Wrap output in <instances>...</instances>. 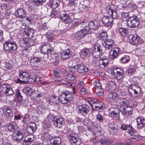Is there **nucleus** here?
<instances>
[{
    "mask_svg": "<svg viewBox=\"0 0 145 145\" xmlns=\"http://www.w3.org/2000/svg\"><path fill=\"white\" fill-rule=\"evenodd\" d=\"M53 50V47L49 43L44 44L41 48V52L42 53L52 54V53Z\"/></svg>",
    "mask_w": 145,
    "mask_h": 145,
    "instance_id": "nucleus-7",
    "label": "nucleus"
},
{
    "mask_svg": "<svg viewBox=\"0 0 145 145\" xmlns=\"http://www.w3.org/2000/svg\"><path fill=\"white\" fill-rule=\"evenodd\" d=\"M4 110H5V112L8 113H12V108L10 107L7 106L6 107H4Z\"/></svg>",
    "mask_w": 145,
    "mask_h": 145,
    "instance_id": "nucleus-62",
    "label": "nucleus"
},
{
    "mask_svg": "<svg viewBox=\"0 0 145 145\" xmlns=\"http://www.w3.org/2000/svg\"><path fill=\"white\" fill-rule=\"evenodd\" d=\"M74 30L75 33L73 35V37L76 39L79 40L83 38L88 33L89 29H80L76 31H74Z\"/></svg>",
    "mask_w": 145,
    "mask_h": 145,
    "instance_id": "nucleus-4",
    "label": "nucleus"
},
{
    "mask_svg": "<svg viewBox=\"0 0 145 145\" xmlns=\"http://www.w3.org/2000/svg\"><path fill=\"white\" fill-rule=\"evenodd\" d=\"M28 40H27V46L28 47H30L33 46L34 43V41L33 40L31 39H27Z\"/></svg>",
    "mask_w": 145,
    "mask_h": 145,
    "instance_id": "nucleus-55",
    "label": "nucleus"
},
{
    "mask_svg": "<svg viewBox=\"0 0 145 145\" xmlns=\"http://www.w3.org/2000/svg\"><path fill=\"white\" fill-rule=\"evenodd\" d=\"M52 145H60L61 143V139L57 137L52 138L50 141Z\"/></svg>",
    "mask_w": 145,
    "mask_h": 145,
    "instance_id": "nucleus-33",
    "label": "nucleus"
},
{
    "mask_svg": "<svg viewBox=\"0 0 145 145\" xmlns=\"http://www.w3.org/2000/svg\"><path fill=\"white\" fill-rule=\"evenodd\" d=\"M118 30L120 33V34L123 37L127 36L129 33L128 30L126 28H120Z\"/></svg>",
    "mask_w": 145,
    "mask_h": 145,
    "instance_id": "nucleus-37",
    "label": "nucleus"
},
{
    "mask_svg": "<svg viewBox=\"0 0 145 145\" xmlns=\"http://www.w3.org/2000/svg\"><path fill=\"white\" fill-rule=\"evenodd\" d=\"M17 45L13 41L8 40L5 42L3 44L4 51L11 53L16 49Z\"/></svg>",
    "mask_w": 145,
    "mask_h": 145,
    "instance_id": "nucleus-1",
    "label": "nucleus"
},
{
    "mask_svg": "<svg viewBox=\"0 0 145 145\" xmlns=\"http://www.w3.org/2000/svg\"><path fill=\"white\" fill-rule=\"evenodd\" d=\"M60 16L63 22L66 24H70L71 22V20L69 16L67 14H62Z\"/></svg>",
    "mask_w": 145,
    "mask_h": 145,
    "instance_id": "nucleus-26",
    "label": "nucleus"
},
{
    "mask_svg": "<svg viewBox=\"0 0 145 145\" xmlns=\"http://www.w3.org/2000/svg\"><path fill=\"white\" fill-rule=\"evenodd\" d=\"M2 82L0 83V84ZM9 85L7 83L3 84H0V89H6V88H8V87Z\"/></svg>",
    "mask_w": 145,
    "mask_h": 145,
    "instance_id": "nucleus-60",
    "label": "nucleus"
},
{
    "mask_svg": "<svg viewBox=\"0 0 145 145\" xmlns=\"http://www.w3.org/2000/svg\"><path fill=\"white\" fill-rule=\"evenodd\" d=\"M127 130H128V133H129L131 135L133 136L134 135V130L132 126L128 125Z\"/></svg>",
    "mask_w": 145,
    "mask_h": 145,
    "instance_id": "nucleus-48",
    "label": "nucleus"
},
{
    "mask_svg": "<svg viewBox=\"0 0 145 145\" xmlns=\"http://www.w3.org/2000/svg\"><path fill=\"white\" fill-rule=\"evenodd\" d=\"M78 112L82 115L85 116L88 114L90 112V108L89 106L86 104L82 105L78 107Z\"/></svg>",
    "mask_w": 145,
    "mask_h": 145,
    "instance_id": "nucleus-8",
    "label": "nucleus"
},
{
    "mask_svg": "<svg viewBox=\"0 0 145 145\" xmlns=\"http://www.w3.org/2000/svg\"><path fill=\"white\" fill-rule=\"evenodd\" d=\"M24 32L25 35L30 38L33 37L35 35L34 29L31 28L27 27L25 28Z\"/></svg>",
    "mask_w": 145,
    "mask_h": 145,
    "instance_id": "nucleus-23",
    "label": "nucleus"
},
{
    "mask_svg": "<svg viewBox=\"0 0 145 145\" xmlns=\"http://www.w3.org/2000/svg\"><path fill=\"white\" fill-rule=\"evenodd\" d=\"M108 63V60L106 57H103L100 58L99 65L101 68H104L106 66Z\"/></svg>",
    "mask_w": 145,
    "mask_h": 145,
    "instance_id": "nucleus-19",
    "label": "nucleus"
},
{
    "mask_svg": "<svg viewBox=\"0 0 145 145\" xmlns=\"http://www.w3.org/2000/svg\"><path fill=\"white\" fill-rule=\"evenodd\" d=\"M106 10L108 15L111 14L112 12L116 10V7L114 5L111 4L106 8Z\"/></svg>",
    "mask_w": 145,
    "mask_h": 145,
    "instance_id": "nucleus-38",
    "label": "nucleus"
},
{
    "mask_svg": "<svg viewBox=\"0 0 145 145\" xmlns=\"http://www.w3.org/2000/svg\"><path fill=\"white\" fill-rule=\"evenodd\" d=\"M128 91L130 96L135 97L138 96L141 93L140 88L138 86L131 85L128 88Z\"/></svg>",
    "mask_w": 145,
    "mask_h": 145,
    "instance_id": "nucleus-3",
    "label": "nucleus"
},
{
    "mask_svg": "<svg viewBox=\"0 0 145 145\" xmlns=\"http://www.w3.org/2000/svg\"><path fill=\"white\" fill-rule=\"evenodd\" d=\"M36 129L35 123L34 122H31L28 125L26 130L28 133L31 134L33 133Z\"/></svg>",
    "mask_w": 145,
    "mask_h": 145,
    "instance_id": "nucleus-22",
    "label": "nucleus"
},
{
    "mask_svg": "<svg viewBox=\"0 0 145 145\" xmlns=\"http://www.w3.org/2000/svg\"><path fill=\"white\" fill-rule=\"evenodd\" d=\"M101 130L98 129L97 127H94L93 133L96 137L100 136L101 135Z\"/></svg>",
    "mask_w": 145,
    "mask_h": 145,
    "instance_id": "nucleus-44",
    "label": "nucleus"
},
{
    "mask_svg": "<svg viewBox=\"0 0 145 145\" xmlns=\"http://www.w3.org/2000/svg\"><path fill=\"white\" fill-rule=\"evenodd\" d=\"M93 85L98 88L99 89H101V84L100 82L97 80H94L93 81Z\"/></svg>",
    "mask_w": 145,
    "mask_h": 145,
    "instance_id": "nucleus-51",
    "label": "nucleus"
},
{
    "mask_svg": "<svg viewBox=\"0 0 145 145\" xmlns=\"http://www.w3.org/2000/svg\"><path fill=\"white\" fill-rule=\"evenodd\" d=\"M105 108V106L104 104H101V106H95V109L97 110H103Z\"/></svg>",
    "mask_w": 145,
    "mask_h": 145,
    "instance_id": "nucleus-59",
    "label": "nucleus"
},
{
    "mask_svg": "<svg viewBox=\"0 0 145 145\" xmlns=\"http://www.w3.org/2000/svg\"><path fill=\"white\" fill-rule=\"evenodd\" d=\"M127 130H128V133H129L131 135L133 136L134 135V130L132 126L128 125Z\"/></svg>",
    "mask_w": 145,
    "mask_h": 145,
    "instance_id": "nucleus-50",
    "label": "nucleus"
},
{
    "mask_svg": "<svg viewBox=\"0 0 145 145\" xmlns=\"http://www.w3.org/2000/svg\"><path fill=\"white\" fill-rule=\"evenodd\" d=\"M33 136L32 135H29L26 136L24 140L23 145H31L32 142L34 140Z\"/></svg>",
    "mask_w": 145,
    "mask_h": 145,
    "instance_id": "nucleus-24",
    "label": "nucleus"
},
{
    "mask_svg": "<svg viewBox=\"0 0 145 145\" xmlns=\"http://www.w3.org/2000/svg\"><path fill=\"white\" fill-rule=\"evenodd\" d=\"M78 23V21L74 22V24H76V25L74 27V29L75 31L79 30L80 29H81L80 28L81 26H82V28H84V29H88V23L86 21L82 22L80 24L77 25Z\"/></svg>",
    "mask_w": 145,
    "mask_h": 145,
    "instance_id": "nucleus-15",
    "label": "nucleus"
},
{
    "mask_svg": "<svg viewBox=\"0 0 145 145\" xmlns=\"http://www.w3.org/2000/svg\"><path fill=\"white\" fill-rule=\"evenodd\" d=\"M73 94L68 91L63 92L60 96L61 102L63 104H66L71 101L72 99Z\"/></svg>",
    "mask_w": 145,
    "mask_h": 145,
    "instance_id": "nucleus-2",
    "label": "nucleus"
},
{
    "mask_svg": "<svg viewBox=\"0 0 145 145\" xmlns=\"http://www.w3.org/2000/svg\"><path fill=\"white\" fill-rule=\"evenodd\" d=\"M134 72L133 69L130 68L127 69L126 72V74L128 75H131L133 72Z\"/></svg>",
    "mask_w": 145,
    "mask_h": 145,
    "instance_id": "nucleus-63",
    "label": "nucleus"
},
{
    "mask_svg": "<svg viewBox=\"0 0 145 145\" xmlns=\"http://www.w3.org/2000/svg\"><path fill=\"white\" fill-rule=\"evenodd\" d=\"M43 54H44V56L42 57V61L44 60V61H48V54H49L47 53H42L41 54L42 56L43 55Z\"/></svg>",
    "mask_w": 145,
    "mask_h": 145,
    "instance_id": "nucleus-57",
    "label": "nucleus"
},
{
    "mask_svg": "<svg viewBox=\"0 0 145 145\" xmlns=\"http://www.w3.org/2000/svg\"><path fill=\"white\" fill-rule=\"evenodd\" d=\"M102 50L101 48L98 46H95L92 51V54L94 57L96 58H98L101 55Z\"/></svg>",
    "mask_w": 145,
    "mask_h": 145,
    "instance_id": "nucleus-16",
    "label": "nucleus"
},
{
    "mask_svg": "<svg viewBox=\"0 0 145 145\" xmlns=\"http://www.w3.org/2000/svg\"><path fill=\"white\" fill-rule=\"evenodd\" d=\"M96 23V22H94L92 21H90L89 22L88 28V29H89L88 32H90V30L93 29L95 30L97 29L98 25Z\"/></svg>",
    "mask_w": 145,
    "mask_h": 145,
    "instance_id": "nucleus-31",
    "label": "nucleus"
},
{
    "mask_svg": "<svg viewBox=\"0 0 145 145\" xmlns=\"http://www.w3.org/2000/svg\"><path fill=\"white\" fill-rule=\"evenodd\" d=\"M27 38H24L21 39L19 41V45L22 47H25L27 46Z\"/></svg>",
    "mask_w": 145,
    "mask_h": 145,
    "instance_id": "nucleus-40",
    "label": "nucleus"
},
{
    "mask_svg": "<svg viewBox=\"0 0 145 145\" xmlns=\"http://www.w3.org/2000/svg\"><path fill=\"white\" fill-rule=\"evenodd\" d=\"M46 37L47 40L50 42H52L54 39L53 34L51 33H48L46 34Z\"/></svg>",
    "mask_w": 145,
    "mask_h": 145,
    "instance_id": "nucleus-41",
    "label": "nucleus"
},
{
    "mask_svg": "<svg viewBox=\"0 0 145 145\" xmlns=\"http://www.w3.org/2000/svg\"><path fill=\"white\" fill-rule=\"evenodd\" d=\"M97 119L101 122H103L104 120L102 116L100 114L97 115Z\"/></svg>",
    "mask_w": 145,
    "mask_h": 145,
    "instance_id": "nucleus-64",
    "label": "nucleus"
},
{
    "mask_svg": "<svg viewBox=\"0 0 145 145\" xmlns=\"http://www.w3.org/2000/svg\"><path fill=\"white\" fill-rule=\"evenodd\" d=\"M14 140L17 143L19 142L25 137L24 134L22 130L16 131L14 133Z\"/></svg>",
    "mask_w": 145,
    "mask_h": 145,
    "instance_id": "nucleus-13",
    "label": "nucleus"
},
{
    "mask_svg": "<svg viewBox=\"0 0 145 145\" xmlns=\"http://www.w3.org/2000/svg\"><path fill=\"white\" fill-rule=\"evenodd\" d=\"M137 127L142 129L145 127V120L144 118L139 117L137 119Z\"/></svg>",
    "mask_w": 145,
    "mask_h": 145,
    "instance_id": "nucleus-28",
    "label": "nucleus"
},
{
    "mask_svg": "<svg viewBox=\"0 0 145 145\" xmlns=\"http://www.w3.org/2000/svg\"><path fill=\"white\" fill-rule=\"evenodd\" d=\"M110 52L109 57L111 59L116 58L120 54V49L119 48L114 47Z\"/></svg>",
    "mask_w": 145,
    "mask_h": 145,
    "instance_id": "nucleus-12",
    "label": "nucleus"
},
{
    "mask_svg": "<svg viewBox=\"0 0 145 145\" xmlns=\"http://www.w3.org/2000/svg\"><path fill=\"white\" fill-rule=\"evenodd\" d=\"M120 70V69L119 68H116L114 69L113 71V75L116 79L118 80H120L123 77L122 72L119 71Z\"/></svg>",
    "mask_w": 145,
    "mask_h": 145,
    "instance_id": "nucleus-27",
    "label": "nucleus"
},
{
    "mask_svg": "<svg viewBox=\"0 0 145 145\" xmlns=\"http://www.w3.org/2000/svg\"><path fill=\"white\" fill-rule=\"evenodd\" d=\"M75 78V76L72 74H69L66 76V78L69 80L73 81Z\"/></svg>",
    "mask_w": 145,
    "mask_h": 145,
    "instance_id": "nucleus-52",
    "label": "nucleus"
},
{
    "mask_svg": "<svg viewBox=\"0 0 145 145\" xmlns=\"http://www.w3.org/2000/svg\"><path fill=\"white\" fill-rule=\"evenodd\" d=\"M116 106L121 108L126 106L125 102L124 101L123 99H117L116 101Z\"/></svg>",
    "mask_w": 145,
    "mask_h": 145,
    "instance_id": "nucleus-36",
    "label": "nucleus"
},
{
    "mask_svg": "<svg viewBox=\"0 0 145 145\" xmlns=\"http://www.w3.org/2000/svg\"><path fill=\"white\" fill-rule=\"evenodd\" d=\"M59 12V10H57L56 9H54L52 10L50 16L52 17L56 18L58 16Z\"/></svg>",
    "mask_w": 145,
    "mask_h": 145,
    "instance_id": "nucleus-42",
    "label": "nucleus"
},
{
    "mask_svg": "<svg viewBox=\"0 0 145 145\" xmlns=\"http://www.w3.org/2000/svg\"><path fill=\"white\" fill-rule=\"evenodd\" d=\"M51 57L52 59H53L52 61L54 65H56L59 63V57H58L57 54H56L54 53L51 54Z\"/></svg>",
    "mask_w": 145,
    "mask_h": 145,
    "instance_id": "nucleus-35",
    "label": "nucleus"
},
{
    "mask_svg": "<svg viewBox=\"0 0 145 145\" xmlns=\"http://www.w3.org/2000/svg\"><path fill=\"white\" fill-rule=\"evenodd\" d=\"M69 139L72 144L78 145L80 144V139L73 134L69 135Z\"/></svg>",
    "mask_w": 145,
    "mask_h": 145,
    "instance_id": "nucleus-20",
    "label": "nucleus"
},
{
    "mask_svg": "<svg viewBox=\"0 0 145 145\" xmlns=\"http://www.w3.org/2000/svg\"><path fill=\"white\" fill-rule=\"evenodd\" d=\"M130 60L129 56L127 55H125L123 56L121 59V61L122 63H125L129 62Z\"/></svg>",
    "mask_w": 145,
    "mask_h": 145,
    "instance_id": "nucleus-46",
    "label": "nucleus"
},
{
    "mask_svg": "<svg viewBox=\"0 0 145 145\" xmlns=\"http://www.w3.org/2000/svg\"><path fill=\"white\" fill-rule=\"evenodd\" d=\"M77 71L79 73L86 72L88 71V68L83 64H78L76 65Z\"/></svg>",
    "mask_w": 145,
    "mask_h": 145,
    "instance_id": "nucleus-21",
    "label": "nucleus"
},
{
    "mask_svg": "<svg viewBox=\"0 0 145 145\" xmlns=\"http://www.w3.org/2000/svg\"><path fill=\"white\" fill-rule=\"evenodd\" d=\"M129 40L130 44L137 46L139 44L140 37L137 34L132 35L129 36Z\"/></svg>",
    "mask_w": 145,
    "mask_h": 145,
    "instance_id": "nucleus-14",
    "label": "nucleus"
},
{
    "mask_svg": "<svg viewBox=\"0 0 145 145\" xmlns=\"http://www.w3.org/2000/svg\"><path fill=\"white\" fill-rule=\"evenodd\" d=\"M127 130H128V133H129L131 135L133 136L134 135V130L132 126L128 125Z\"/></svg>",
    "mask_w": 145,
    "mask_h": 145,
    "instance_id": "nucleus-49",
    "label": "nucleus"
},
{
    "mask_svg": "<svg viewBox=\"0 0 145 145\" xmlns=\"http://www.w3.org/2000/svg\"><path fill=\"white\" fill-rule=\"evenodd\" d=\"M42 57H41L33 56L31 57L30 60V63L32 67H37L40 61L42 60Z\"/></svg>",
    "mask_w": 145,
    "mask_h": 145,
    "instance_id": "nucleus-10",
    "label": "nucleus"
},
{
    "mask_svg": "<svg viewBox=\"0 0 145 145\" xmlns=\"http://www.w3.org/2000/svg\"><path fill=\"white\" fill-rule=\"evenodd\" d=\"M139 20L136 16H130L129 19L127 22L128 26L131 28H135L137 27L139 24Z\"/></svg>",
    "mask_w": 145,
    "mask_h": 145,
    "instance_id": "nucleus-5",
    "label": "nucleus"
},
{
    "mask_svg": "<svg viewBox=\"0 0 145 145\" xmlns=\"http://www.w3.org/2000/svg\"><path fill=\"white\" fill-rule=\"evenodd\" d=\"M51 118V120L53 121L54 124L56 127L59 128L62 127L63 122V118H57L55 116L52 115H50L48 116V118Z\"/></svg>",
    "mask_w": 145,
    "mask_h": 145,
    "instance_id": "nucleus-6",
    "label": "nucleus"
},
{
    "mask_svg": "<svg viewBox=\"0 0 145 145\" xmlns=\"http://www.w3.org/2000/svg\"><path fill=\"white\" fill-rule=\"evenodd\" d=\"M107 38V34L105 32L101 33L100 34L99 38L100 40H103L104 41Z\"/></svg>",
    "mask_w": 145,
    "mask_h": 145,
    "instance_id": "nucleus-47",
    "label": "nucleus"
},
{
    "mask_svg": "<svg viewBox=\"0 0 145 145\" xmlns=\"http://www.w3.org/2000/svg\"><path fill=\"white\" fill-rule=\"evenodd\" d=\"M109 15H110V17L112 18L113 20L114 19H116L118 17L117 13L116 10L112 12L111 14H109Z\"/></svg>",
    "mask_w": 145,
    "mask_h": 145,
    "instance_id": "nucleus-56",
    "label": "nucleus"
},
{
    "mask_svg": "<svg viewBox=\"0 0 145 145\" xmlns=\"http://www.w3.org/2000/svg\"><path fill=\"white\" fill-rule=\"evenodd\" d=\"M109 115L115 120H117L120 118L119 111L117 108H111L108 110Z\"/></svg>",
    "mask_w": 145,
    "mask_h": 145,
    "instance_id": "nucleus-9",
    "label": "nucleus"
},
{
    "mask_svg": "<svg viewBox=\"0 0 145 145\" xmlns=\"http://www.w3.org/2000/svg\"><path fill=\"white\" fill-rule=\"evenodd\" d=\"M101 21L103 24L105 26L111 28L112 24V18L110 17L105 16L103 17Z\"/></svg>",
    "mask_w": 145,
    "mask_h": 145,
    "instance_id": "nucleus-11",
    "label": "nucleus"
},
{
    "mask_svg": "<svg viewBox=\"0 0 145 145\" xmlns=\"http://www.w3.org/2000/svg\"><path fill=\"white\" fill-rule=\"evenodd\" d=\"M25 82H27L28 83H33L35 82V80L32 78L31 77V75L27 79Z\"/></svg>",
    "mask_w": 145,
    "mask_h": 145,
    "instance_id": "nucleus-61",
    "label": "nucleus"
},
{
    "mask_svg": "<svg viewBox=\"0 0 145 145\" xmlns=\"http://www.w3.org/2000/svg\"><path fill=\"white\" fill-rule=\"evenodd\" d=\"M71 56V52L69 49L64 50L61 54V58L63 59L68 58Z\"/></svg>",
    "mask_w": 145,
    "mask_h": 145,
    "instance_id": "nucleus-29",
    "label": "nucleus"
},
{
    "mask_svg": "<svg viewBox=\"0 0 145 145\" xmlns=\"http://www.w3.org/2000/svg\"><path fill=\"white\" fill-rule=\"evenodd\" d=\"M118 129V125L117 124H115L113 127H108V129L109 131L112 133H114L115 131H117Z\"/></svg>",
    "mask_w": 145,
    "mask_h": 145,
    "instance_id": "nucleus-53",
    "label": "nucleus"
},
{
    "mask_svg": "<svg viewBox=\"0 0 145 145\" xmlns=\"http://www.w3.org/2000/svg\"><path fill=\"white\" fill-rule=\"evenodd\" d=\"M108 88L109 90L114 91L116 89V86L114 83L113 82H109L108 84Z\"/></svg>",
    "mask_w": 145,
    "mask_h": 145,
    "instance_id": "nucleus-43",
    "label": "nucleus"
},
{
    "mask_svg": "<svg viewBox=\"0 0 145 145\" xmlns=\"http://www.w3.org/2000/svg\"><path fill=\"white\" fill-rule=\"evenodd\" d=\"M121 111L122 112V114L124 116H128L129 115H131V114H129V112L127 111L126 109H124V108H123L121 110Z\"/></svg>",
    "mask_w": 145,
    "mask_h": 145,
    "instance_id": "nucleus-58",
    "label": "nucleus"
},
{
    "mask_svg": "<svg viewBox=\"0 0 145 145\" xmlns=\"http://www.w3.org/2000/svg\"><path fill=\"white\" fill-rule=\"evenodd\" d=\"M103 45L108 49H112L114 46V44L111 39H106L103 42Z\"/></svg>",
    "mask_w": 145,
    "mask_h": 145,
    "instance_id": "nucleus-17",
    "label": "nucleus"
},
{
    "mask_svg": "<svg viewBox=\"0 0 145 145\" xmlns=\"http://www.w3.org/2000/svg\"><path fill=\"white\" fill-rule=\"evenodd\" d=\"M19 74L20 78L24 81H25L28 78L30 75L28 72L23 70L19 71Z\"/></svg>",
    "mask_w": 145,
    "mask_h": 145,
    "instance_id": "nucleus-18",
    "label": "nucleus"
},
{
    "mask_svg": "<svg viewBox=\"0 0 145 145\" xmlns=\"http://www.w3.org/2000/svg\"><path fill=\"white\" fill-rule=\"evenodd\" d=\"M118 97V95L115 93H110L108 94V97L110 99L113 100Z\"/></svg>",
    "mask_w": 145,
    "mask_h": 145,
    "instance_id": "nucleus-45",
    "label": "nucleus"
},
{
    "mask_svg": "<svg viewBox=\"0 0 145 145\" xmlns=\"http://www.w3.org/2000/svg\"><path fill=\"white\" fill-rule=\"evenodd\" d=\"M15 14L17 17L22 18L25 16L24 10L22 8L18 9L15 12Z\"/></svg>",
    "mask_w": 145,
    "mask_h": 145,
    "instance_id": "nucleus-32",
    "label": "nucleus"
},
{
    "mask_svg": "<svg viewBox=\"0 0 145 145\" xmlns=\"http://www.w3.org/2000/svg\"><path fill=\"white\" fill-rule=\"evenodd\" d=\"M108 142V141L105 140H102L101 141H97L95 142V145H106Z\"/></svg>",
    "mask_w": 145,
    "mask_h": 145,
    "instance_id": "nucleus-54",
    "label": "nucleus"
},
{
    "mask_svg": "<svg viewBox=\"0 0 145 145\" xmlns=\"http://www.w3.org/2000/svg\"><path fill=\"white\" fill-rule=\"evenodd\" d=\"M17 126L15 123H9L8 125V130L12 131H15L17 129Z\"/></svg>",
    "mask_w": 145,
    "mask_h": 145,
    "instance_id": "nucleus-39",
    "label": "nucleus"
},
{
    "mask_svg": "<svg viewBox=\"0 0 145 145\" xmlns=\"http://www.w3.org/2000/svg\"><path fill=\"white\" fill-rule=\"evenodd\" d=\"M33 86H27L23 89L24 92L28 95H31L33 92Z\"/></svg>",
    "mask_w": 145,
    "mask_h": 145,
    "instance_id": "nucleus-34",
    "label": "nucleus"
},
{
    "mask_svg": "<svg viewBox=\"0 0 145 145\" xmlns=\"http://www.w3.org/2000/svg\"><path fill=\"white\" fill-rule=\"evenodd\" d=\"M49 103L51 105H55L58 104L59 102L58 97L54 96L50 97L48 99Z\"/></svg>",
    "mask_w": 145,
    "mask_h": 145,
    "instance_id": "nucleus-25",
    "label": "nucleus"
},
{
    "mask_svg": "<svg viewBox=\"0 0 145 145\" xmlns=\"http://www.w3.org/2000/svg\"><path fill=\"white\" fill-rule=\"evenodd\" d=\"M91 49H85L82 50L80 52V56L83 58L89 56L91 52Z\"/></svg>",
    "mask_w": 145,
    "mask_h": 145,
    "instance_id": "nucleus-30",
    "label": "nucleus"
}]
</instances>
